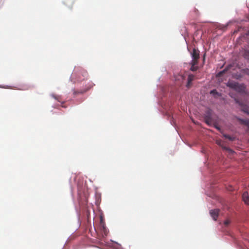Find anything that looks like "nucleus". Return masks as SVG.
Masks as SVG:
<instances>
[{
	"mask_svg": "<svg viewBox=\"0 0 249 249\" xmlns=\"http://www.w3.org/2000/svg\"><path fill=\"white\" fill-rule=\"evenodd\" d=\"M87 71L84 69L79 67H75L71 74V78L72 79H76L78 77V80H83L84 78L82 79L81 76L85 77L87 76Z\"/></svg>",
	"mask_w": 249,
	"mask_h": 249,
	"instance_id": "f257e3e1",
	"label": "nucleus"
},
{
	"mask_svg": "<svg viewBox=\"0 0 249 249\" xmlns=\"http://www.w3.org/2000/svg\"><path fill=\"white\" fill-rule=\"evenodd\" d=\"M227 86L240 93L244 92L245 90V87L243 84H239L234 81L228 82Z\"/></svg>",
	"mask_w": 249,
	"mask_h": 249,
	"instance_id": "f03ea898",
	"label": "nucleus"
},
{
	"mask_svg": "<svg viewBox=\"0 0 249 249\" xmlns=\"http://www.w3.org/2000/svg\"><path fill=\"white\" fill-rule=\"evenodd\" d=\"M192 60L191 62H198L200 58V52L197 49L194 48L192 52H191Z\"/></svg>",
	"mask_w": 249,
	"mask_h": 249,
	"instance_id": "7ed1b4c3",
	"label": "nucleus"
},
{
	"mask_svg": "<svg viewBox=\"0 0 249 249\" xmlns=\"http://www.w3.org/2000/svg\"><path fill=\"white\" fill-rule=\"evenodd\" d=\"M204 120L206 123L208 125H210L212 124V110L211 109H208L206 111L204 116Z\"/></svg>",
	"mask_w": 249,
	"mask_h": 249,
	"instance_id": "20e7f679",
	"label": "nucleus"
},
{
	"mask_svg": "<svg viewBox=\"0 0 249 249\" xmlns=\"http://www.w3.org/2000/svg\"><path fill=\"white\" fill-rule=\"evenodd\" d=\"M219 210L218 209L211 210L210 213L214 220H216L219 214Z\"/></svg>",
	"mask_w": 249,
	"mask_h": 249,
	"instance_id": "39448f33",
	"label": "nucleus"
},
{
	"mask_svg": "<svg viewBox=\"0 0 249 249\" xmlns=\"http://www.w3.org/2000/svg\"><path fill=\"white\" fill-rule=\"evenodd\" d=\"M243 200L247 204H249V196L247 192H244L242 195Z\"/></svg>",
	"mask_w": 249,
	"mask_h": 249,
	"instance_id": "423d86ee",
	"label": "nucleus"
},
{
	"mask_svg": "<svg viewBox=\"0 0 249 249\" xmlns=\"http://www.w3.org/2000/svg\"><path fill=\"white\" fill-rule=\"evenodd\" d=\"M197 64V62H190V64L191 65L190 70L192 71H196L198 69V67L196 66Z\"/></svg>",
	"mask_w": 249,
	"mask_h": 249,
	"instance_id": "0eeeda50",
	"label": "nucleus"
},
{
	"mask_svg": "<svg viewBox=\"0 0 249 249\" xmlns=\"http://www.w3.org/2000/svg\"><path fill=\"white\" fill-rule=\"evenodd\" d=\"M195 76L193 74H189L188 77V81L186 85V87L189 88L191 85L192 82L194 80Z\"/></svg>",
	"mask_w": 249,
	"mask_h": 249,
	"instance_id": "6e6552de",
	"label": "nucleus"
},
{
	"mask_svg": "<svg viewBox=\"0 0 249 249\" xmlns=\"http://www.w3.org/2000/svg\"><path fill=\"white\" fill-rule=\"evenodd\" d=\"M87 90H88V89H81V90H76L74 89L73 90V94L75 95H76L77 94H82V93H84L85 92H86Z\"/></svg>",
	"mask_w": 249,
	"mask_h": 249,
	"instance_id": "1a4fd4ad",
	"label": "nucleus"
},
{
	"mask_svg": "<svg viewBox=\"0 0 249 249\" xmlns=\"http://www.w3.org/2000/svg\"><path fill=\"white\" fill-rule=\"evenodd\" d=\"M52 97L53 98H54L55 100H57L59 102H61V97L58 95H56L55 94H52Z\"/></svg>",
	"mask_w": 249,
	"mask_h": 249,
	"instance_id": "9d476101",
	"label": "nucleus"
},
{
	"mask_svg": "<svg viewBox=\"0 0 249 249\" xmlns=\"http://www.w3.org/2000/svg\"><path fill=\"white\" fill-rule=\"evenodd\" d=\"M244 57L246 59H249V51L246 50L244 53Z\"/></svg>",
	"mask_w": 249,
	"mask_h": 249,
	"instance_id": "9b49d317",
	"label": "nucleus"
},
{
	"mask_svg": "<svg viewBox=\"0 0 249 249\" xmlns=\"http://www.w3.org/2000/svg\"><path fill=\"white\" fill-rule=\"evenodd\" d=\"M227 71L226 69H225L223 71H220L218 74H217V76H220L221 75H222V74L225 73V72Z\"/></svg>",
	"mask_w": 249,
	"mask_h": 249,
	"instance_id": "f8f14e48",
	"label": "nucleus"
},
{
	"mask_svg": "<svg viewBox=\"0 0 249 249\" xmlns=\"http://www.w3.org/2000/svg\"><path fill=\"white\" fill-rule=\"evenodd\" d=\"M244 72L246 74L249 75V69H246L244 70Z\"/></svg>",
	"mask_w": 249,
	"mask_h": 249,
	"instance_id": "ddd939ff",
	"label": "nucleus"
},
{
	"mask_svg": "<svg viewBox=\"0 0 249 249\" xmlns=\"http://www.w3.org/2000/svg\"><path fill=\"white\" fill-rule=\"evenodd\" d=\"M211 94H217V92L216 90H215V89H213V90H212V91H211Z\"/></svg>",
	"mask_w": 249,
	"mask_h": 249,
	"instance_id": "4468645a",
	"label": "nucleus"
},
{
	"mask_svg": "<svg viewBox=\"0 0 249 249\" xmlns=\"http://www.w3.org/2000/svg\"><path fill=\"white\" fill-rule=\"evenodd\" d=\"M0 88H4V89H11L10 87L9 86H0Z\"/></svg>",
	"mask_w": 249,
	"mask_h": 249,
	"instance_id": "2eb2a0df",
	"label": "nucleus"
},
{
	"mask_svg": "<svg viewBox=\"0 0 249 249\" xmlns=\"http://www.w3.org/2000/svg\"><path fill=\"white\" fill-rule=\"evenodd\" d=\"M103 230H104V233L105 235L106 236L107 234V230L106 229L105 227H104V226H103Z\"/></svg>",
	"mask_w": 249,
	"mask_h": 249,
	"instance_id": "dca6fc26",
	"label": "nucleus"
},
{
	"mask_svg": "<svg viewBox=\"0 0 249 249\" xmlns=\"http://www.w3.org/2000/svg\"><path fill=\"white\" fill-rule=\"evenodd\" d=\"M228 139H229L230 141H233L234 138L229 135V137L228 138Z\"/></svg>",
	"mask_w": 249,
	"mask_h": 249,
	"instance_id": "f3484780",
	"label": "nucleus"
},
{
	"mask_svg": "<svg viewBox=\"0 0 249 249\" xmlns=\"http://www.w3.org/2000/svg\"><path fill=\"white\" fill-rule=\"evenodd\" d=\"M223 136L226 138V139H228V138L229 137V135H227V134H223Z\"/></svg>",
	"mask_w": 249,
	"mask_h": 249,
	"instance_id": "a211bd4d",
	"label": "nucleus"
},
{
	"mask_svg": "<svg viewBox=\"0 0 249 249\" xmlns=\"http://www.w3.org/2000/svg\"><path fill=\"white\" fill-rule=\"evenodd\" d=\"M215 127L217 130H219V131L220 130V127H219V126H218L217 125H215Z\"/></svg>",
	"mask_w": 249,
	"mask_h": 249,
	"instance_id": "6ab92c4d",
	"label": "nucleus"
},
{
	"mask_svg": "<svg viewBox=\"0 0 249 249\" xmlns=\"http://www.w3.org/2000/svg\"><path fill=\"white\" fill-rule=\"evenodd\" d=\"M229 223V222L228 221H225L224 222V224L226 225H228Z\"/></svg>",
	"mask_w": 249,
	"mask_h": 249,
	"instance_id": "aec40b11",
	"label": "nucleus"
},
{
	"mask_svg": "<svg viewBox=\"0 0 249 249\" xmlns=\"http://www.w3.org/2000/svg\"><path fill=\"white\" fill-rule=\"evenodd\" d=\"M223 148H224L225 149H226L227 150H230L228 148H226L225 147H224Z\"/></svg>",
	"mask_w": 249,
	"mask_h": 249,
	"instance_id": "412c9836",
	"label": "nucleus"
},
{
	"mask_svg": "<svg viewBox=\"0 0 249 249\" xmlns=\"http://www.w3.org/2000/svg\"><path fill=\"white\" fill-rule=\"evenodd\" d=\"M205 60V55H204V58H203V60L204 61Z\"/></svg>",
	"mask_w": 249,
	"mask_h": 249,
	"instance_id": "4be33fe9",
	"label": "nucleus"
},
{
	"mask_svg": "<svg viewBox=\"0 0 249 249\" xmlns=\"http://www.w3.org/2000/svg\"><path fill=\"white\" fill-rule=\"evenodd\" d=\"M217 144H220V143L218 142H217Z\"/></svg>",
	"mask_w": 249,
	"mask_h": 249,
	"instance_id": "5701e85b",
	"label": "nucleus"
},
{
	"mask_svg": "<svg viewBox=\"0 0 249 249\" xmlns=\"http://www.w3.org/2000/svg\"><path fill=\"white\" fill-rule=\"evenodd\" d=\"M235 101H236V103H238V102L237 101V100L236 99H235Z\"/></svg>",
	"mask_w": 249,
	"mask_h": 249,
	"instance_id": "b1692460",
	"label": "nucleus"
}]
</instances>
